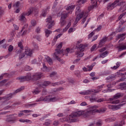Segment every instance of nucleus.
I'll return each mask as SVG.
<instances>
[{"label": "nucleus", "instance_id": "obj_5", "mask_svg": "<svg viewBox=\"0 0 126 126\" xmlns=\"http://www.w3.org/2000/svg\"><path fill=\"white\" fill-rule=\"evenodd\" d=\"M124 3L123 1H122V0H116L112 4H109L107 6V10H110L111 9H114L115 7L117 6H121Z\"/></svg>", "mask_w": 126, "mask_h": 126}, {"label": "nucleus", "instance_id": "obj_16", "mask_svg": "<svg viewBox=\"0 0 126 126\" xmlns=\"http://www.w3.org/2000/svg\"><path fill=\"white\" fill-rule=\"evenodd\" d=\"M119 86H120V87L119 88V89L120 90H124L125 91H126V82H123V83H120Z\"/></svg>", "mask_w": 126, "mask_h": 126}, {"label": "nucleus", "instance_id": "obj_1", "mask_svg": "<svg viewBox=\"0 0 126 126\" xmlns=\"http://www.w3.org/2000/svg\"><path fill=\"white\" fill-rule=\"evenodd\" d=\"M24 88H25V87L24 86H22L21 88L16 90L13 93H10L6 95V100H5L3 101V104H5V103L7 105H8V104H9V103H10V101L7 102V101H9V100H10V99H11V98H12V96H13V95H15V94H16L19 92H21V91H22V90H24Z\"/></svg>", "mask_w": 126, "mask_h": 126}, {"label": "nucleus", "instance_id": "obj_40", "mask_svg": "<svg viewBox=\"0 0 126 126\" xmlns=\"http://www.w3.org/2000/svg\"><path fill=\"white\" fill-rule=\"evenodd\" d=\"M126 33H121L120 34H119L117 36V38L118 39H121V38H123V37H124V36H126Z\"/></svg>", "mask_w": 126, "mask_h": 126}, {"label": "nucleus", "instance_id": "obj_25", "mask_svg": "<svg viewBox=\"0 0 126 126\" xmlns=\"http://www.w3.org/2000/svg\"><path fill=\"white\" fill-rule=\"evenodd\" d=\"M84 16H85V17L83 19L82 22L81 23L82 24H84L85 21H86V18H87V16H88V12H86L85 14L84 15Z\"/></svg>", "mask_w": 126, "mask_h": 126}, {"label": "nucleus", "instance_id": "obj_45", "mask_svg": "<svg viewBox=\"0 0 126 126\" xmlns=\"http://www.w3.org/2000/svg\"><path fill=\"white\" fill-rule=\"evenodd\" d=\"M70 49L69 48H67L65 51V56L67 57L68 56V53H70Z\"/></svg>", "mask_w": 126, "mask_h": 126}, {"label": "nucleus", "instance_id": "obj_61", "mask_svg": "<svg viewBox=\"0 0 126 126\" xmlns=\"http://www.w3.org/2000/svg\"><path fill=\"white\" fill-rule=\"evenodd\" d=\"M40 31H41V29H40V28L39 27H37L35 30V32H36V33H40Z\"/></svg>", "mask_w": 126, "mask_h": 126}, {"label": "nucleus", "instance_id": "obj_51", "mask_svg": "<svg viewBox=\"0 0 126 126\" xmlns=\"http://www.w3.org/2000/svg\"><path fill=\"white\" fill-rule=\"evenodd\" d=\"M106 110L107 109L106 108H101L100 109H99L100 113H105V112H106Z\"/></svg>", "mask_w": 126, "mask_h": 126}, {"label": "nucleus", "instance_id": "obj_15", "mask_svg": "<svg viewBox=\"0 0 126 126\" xmlns=\"http://www.w3.org/2000/svg\"><path fill=\"white\" fill-rule=\"evenodd\" d=\"M107 41V37H103L99 42L98 48H102L105 42Z\"/></svg>", "mask_w": 126, "mask_h": 126}, {"label": "nucleus", "instance_id": "obj_62", "mask_svg": "<svg viewBox=\"0 0 126 126\" xmlns=\"http://www.w3.org/2000/svg\"><path fill=\"white\" fill-rule=\"evenodd\" d=\"M102 121H98L96 123V126H102Z\"/></svg>", "mask_w": 126, "mask_h": 126}, {"label": "nucleus", "instance_id": "obj_33", "mask_svg": "<svg viewBox=\"0 0 126 126\" xmlns=\"http://www.w3.org/2000/svg\"><path fill=\"white\" fill-rule=\"evenodd\" d=\"M71 25V23L69 22L68 25H67V26L63 29V32H66V31H67V30L69 28V27H70Z\"/></svg>", "mask_w": 126, "mask_h": 126}, {"label": "nucleus", "instance_id": "obj_52", "mask_svg": "<svg viewBox=\"0 0 126 126\" xmlns=\"http://www.w3.org/2000/svg\"><path fill=\"white\" fill-rule=\"evenodd\" d=\"M42 16H43L44 17H45V16H46V15H47V10H44L42 13Z\"/></svg>", "mask_w": 126, "mask_h": 126}, {"label": "nucleus", "instance_id": "obj_59", "mask_svg": "<svg viewBox=\"0 0 126 126\" xmlns=\"http://www.w3.org/2000/svg\"><path fill=\"white\" fill-rule=\"evenodd\" d=\"M121 97V94H118L115 95H114V97L116 98V99H118Z\"/></svg>", "mask_w": 126, "mask_h": 126}, {"label": "nucleus", "instance_id": "obj_13", "mask_svg": "<svg viewBox=\"0 0 126 126\" xmlns=\"http://www.w3.org/2000/svg\"><path fill=\"white\" fill-rule=\"evenodd\" d=\"M51 84L50 81H44L41 84H39L38 85L39 87H42V88H45V87H47V86H49Z\"/></svg>", "mask_w": 126, "mask_h": 126}, {"label": "nucleus", "instance_id": "obj_56", "mask_svg": "<svg viewBox=\"0 0 126 126\" xmlns=\"http://www.w3.org/2000/svg\"><path fill=\"white\" fill-rule=\"evenodd\" d=\"M119 103H120V100H119L118 99H116L112 102V104H118Z\"/></svg>", "mask_w": 126, "mask_h": 126}, {"label": "nucleus", "instance_id": "obj_23", "mask_svg": "<svg viewBox=\"0 0 126 126\" xmlns=\"http://www.w3.org/2000/svg\"><path fill=\"white\" fill-rule=\"evenodd\" d=\"M125 29H126V27H123L121 29L118 30L116 32H112V34H111V35L112 36V35H114V34H116V33H118V32H123V31H125Z\"/></svg>", "mask_w": 126, "mask_h": 126}, {"label": "nucleus", "instance_id": "obj_21", "mask_svg": "<svg viewBox=\"0 0 126 126\" xmlns=\"http://www.w3.org/2000/svg\"><path fill=\"white\" fill-rule=\"evenodd\" d=\"M117 49H119V52H121V51H123V50H126V45H122L117 46Z\"/></svg>", "mask_w": 126, "mask_h": 126}, {"label": "nucleus", "instance_id": "obj_47", "mask_svg": "<svg viewBox=\"0 0 126 126\" xmlns=\"http://www.w3.org/2000/svg\"><path fill=\"white\" fill-rule=\"evenodd\" d=\"M41 101H44V97H40L39 99L36 100V102H41Z\"/></svg>", "mask_w": 126, "mask_h": 126}, {"label": "nucleus", "instance_id": "obj_43", "mask_svg": "<svg viewBox=\"0 0 126 126\" xmlns=\"http://www.w3.org/2000/svg\"><path fill=\"white\" fill-rule=\"evenodd\" d=\"M31 25L32 26H33V27L36 25V21L35 20H32L31 21Z\"/></svg>", "mask_w": 126, "mask_h": 126}, {"label": "nucleus", "instance_id": "obj_64", "mask_svg": "<svg viewBox=\"0 0 126 126\" xmlns=\"http://www.w3.org/2000/svg\"><path fill=\"white\" fill-rule=\"evenodd\" d=\"M12 107V106L8 105L4 107L3 110H7L8 109H10V108H11Z\"/></svg>", "mask_w": 126, "mask_h": 126}, {"label": "nucleus", "instance_id": "obj_50", "mask_svg": "<svg viewBox=\"0 0 126 126\" xmlns=\"http://www.w3.org/2000/svg\"><path fill=\"white\" fill-rule=\"evenodd\" d=\"M50 98H49V96H46L44 98V101L46 102V101H48V102H50Z\"/></svg>", "mask_w": 126, "mask_h": 126}, {"label": "nucleus", "instance_id": "obj_35", "mask_svg": "<svg viewBox=\"0 0 126 126\" xmlns=\"http://www.w3.org/2000/svg\"><path fill=\"white\" fill-rule=\"evenodd\" d=\"M46 22H48V23H52V22L54 23V21H52V17L49 16L47 19Z\"/></svg>", "mask_w": 126, "mask_h": 126}, {"label": "nucleus", "instance_id": "obj_2", "mask_svg": "<svg viewBox=\"0 0 126 126\" xmlns=\"http://www.w3.org/2000/svg\"><path fill=\"white\" fill-rule=\"evenodd\" d=\"M68 14L69 13L68 12H66L65 11H63V12H60L58 14L57 16H59L60 15L61 16L60 19V23H61V27H63V26H64L65 25V19L67 16H68Z\"/></svg>", "mask_w": 126, "mask_h": 126}, {"label": "nucleus", "instance_id": "obj_28", "mask_svg": "<svg viewBox=\"0 0 126 126\" xmlns=\"http://www.w3.org/2000/svg\"><path fill=\"white\" fill-rule=\"evenodd\" d=\"M108 54H109V52L105 51V52L102 53L101 54H100L99 58H105L106 57V56L107 55H108Z\"/></svg>", "mask_w": 126, "mask_h": 126}, {"label": "nucleus", "instance_id": "obj_9", "mask_svg": "<svg viewBox=\"0 0 126 126\" xmlns=\"http://www.w3.org/2000/svg\"><path fill=\"white\" fill-rule=\"evenodd\" d=\"M63 47V42H61L57 47V49L55 50L56 52L54 53V57H57V55H60L63 54V50L61 49Z\"/></svg>", "mask_w": 126, "mask_h": 126}, {"label": "nucleus", "instance_id": "obj_53", "mask_svg": "<svg viewBox=\"0 0 126 126\" xmlns=\"http://www.w3.org/2000/svg\"><path fill=\"white\" fill-rule=\"evenodd\" d=\"M94 35V32H92L88 35L89 39H90V38H92L93 36Z\"/></svg>", "mask_w": 126, "mask_h": 126}, {"label": "nucleus", "instance_id": "obj_20", "mask_svg": "<svg viewBox=\"0 0 126 126\" xmlns=\"http://www.w3.org/2000/svg\"><path fill=\"white\" fill-rule=\"evenodd\" d=\"M59 55L60 54H56L57 57H55V55H53V58L55 59V60H57L61 63H63L64 62L63 60L61 59V58H59Z\"/></svg>", "mask_w": 126, "mask_h": 126}, {"label": "nucleus", "instance_id": "obj_24", "mask_svg": "<svg viewBox=\"0 0 126 126\" xmlns=\"http://www.w3.org/2000/svg\"><path fill=\"white\" fill-rule=\"evenodd\" d=\"M62 35H63L62 33L58 34L57 36L54 38V39L53 40V44H56L57 40H58V39H59V38L61 37V36H62Z\"/></svg>", "mask_w": 126, "mask_h": 126}, {"label": "nucleus", "instance_id": "obj_34", "mask_svg": "<svg viewBox=\"0 0 126 126\" xmlns=\"http://www.w3.org/2000/svg\"><path fill=\"white\" fill-rule=\"evenodd\" d=\"M65 82H64L63 81H60L59 83V82H56L54 84H52L53 86H56V85H59V84H63V83H64Z\"/></svg>", "mask_w": 126, "mask_h": 126}, {"label": "nucleus", "instance_id": "obj_10", "mask_svg": "<svg viewBox=\"0 0 126 126\" xmlns=\"http://www.w3.org/2000/svg\"><path fill=\"white\" fill-rule=\"evenodd\" d=\"M98 108V106H93L90 107V110L87 111L88 114H92L93 115L94 113H100V109H96Z\"/></svg>", "mask_w": 126, "mask_h": 126}, {"label": "nucleus", "instance_id": "obj_63", "mask_svg": "<svg viewBox=\"0 0 126 126\" xmlns=\"http://www.w3.org/2000/svg\"><path fill=\"white\" fill-rule=\"evenodd\" d=\"M53 126H59V121H54L53 123Z\"/></svg>", "mask_w": 126, "mask_h": 126}, {"label": "nucleus", "instance_id": "obj_22", "mask_svg": "<svg viewBox=\"0 0 126 126\" xmlns=\"http://www.w3.org/2000/svg\"><path fill=\"white\" fill-rule=\"evenodd\" d=\"M45 35L47 37H49V35L50 34H52V33H53V32L49 30L48 29H45Z\"/></svg>", "mask_w": 126, "mask_h": 126}, {"label": "nucleus", "instance_id": "obj_4", "mask_svg": "<svg viewBox=\"0 0 126 126\" xmlns=\"http://www.w3.org/2000/svg\"><path fill=\"white\" fill-rule=\"evenodd\" d=\"M85 14L84 12L82 11L81 10H80V8L77 9L76 12H75V15L76 16V20L75 21V23L76 24H77L78 23V21L80 20L83 17V16Z\"/></svg>", "mask_w": 126, "mask_h": 126}, {"label": "nucleus", "instance_id": "obj_17", "mask_svg": "<svg viewBox=\"0 0 126 126\" xmlns=\"http://www.w3.org/2000/svg\"><path fill=\"white\" fill-rule=\"evenodd\" d=\"M86 98H89L91 102H94V101L96 102L97 101V97H95V96L94 95H90V96L88 95L86 96Z\"/></svg>", "mask_w": 126, "mask_h": 126}, {"label": "nucleus", "instance_id": "obj_32", "mask_svg": "<svg viewBox=\"0 0 126 126\" xmlns=\"http://www.w3.org/2000/svg\"><path fill=\"white\" fill-rule=\"evenodd\" d=\"M92 90H89L85 91V95H90L92 94Z\"/></svg>", "mask_w": 126, "mask_h": 126}, {"label": "nucleus", "instance_id": "obj_48", "mask_svg": "<svg viewBox=\"0 0 126 126\" xmlns=\"http://www.w3.org/2000/svg\"><path fill=\"white\" fill-rule=\"evenodd\" d=\"M21 113H30L32 112V110H25L20 111Z\"/></svg>", "mask_w": 126, "mask_h": 126}, {"label": "nucleus", "instance_id": "obj_60", "mask_svg": "<svg viewBox=\"0 0 126 126\" xmlns=\"http://www.w3.org/2000/svg\"><path fill=\"white\" fill-rule=\"evenodd\" d=\"M106 47H103V48H102L100 50H99V52L100 53H103V52H104V51H106Z\"/></svg>", "mask_w": 126, "mask_h": 126}, {"label": "nucleus", "instance_id": "obj_26", "mask_svg": "<svg viewBox=\"0 0 126 126\" xmlns=\"http://www.w3.org/2000/svg\"><path fill=\"white\" fill-rule=\"evenodd\" d=\"M60 98L57 97H54L52 98H50L49 99V102H57V101H59Z\"/></svg>", "mask_w": 126, "mask_h": 126}, {"label": "nucleus", "instance_id": "obj_58", "mask_svg": "<svg viewBox=\"0 0 126 126\" xmlns=\"http://www.w3.org/2000/svg\"><path fill=\"white\" fill-rule=\"evenodd\" d=\"M50 122H51V120H48V121H46L45 122V123H44V125L49 126L50 124Z\"/></svg>", "mask_w": 126, "mask_h": 126}, {"label": "nucleus", "instance_id": "obj_7", "mask_svg": "<svg viewBox=\"0 0 126 126\" xmlns=\"http://www.w3.org/2000/svg\"><path fill=\"white\" fill-rule=\"evenodd\" d=\"M16 115L15 114H13L7 116L6 122H7V123H12V124H14L16 121Z\"/></svg>", "mask_w": 126, "mask_h": 126}, {"label": "nucleus", "instance_id": "obj_27", "mask_svg": "<svg viewBox=\"0 0 126 126\" xmlns=\"http://www.w3.org/2000/svg\"><path fill=\"white\" fill-rule=\"evenodd\" d=\"M46 62H47L48 63H49V64H53V60H52V58H51V57H47L46 58Z\"/></svg>", "mask_w": 126, "mask_h": 126}, {"label": "nucleus", "instance_id": "obj_6", "mask_svg": "<svg viewBox=\"0 0 126 126\" xmlns=\"http://www.w3.org/2000/svg\"><path fill=\"white\" fill-rule=\"evenodd\" d=\"M35 14V13L34 12V8L31 7L29 9V11L27 13H23L21 15L19 20L20 21H25V20H26V18H25V15L29 16L30 15V14Z\"/></svg>", "mask_w": 126, "mask_h": 126}, {"label": "nucleus", "instance_id": "obj_36", "mask_svg": "<svg viewBox=\"0 0 126 126\" xmlns=\"http://www.w3.org/2000/svg\"><path fill=\"white\" fill-rule=\"evenodd\" d=\"M105 121H107V122L110 123V122H114V121H116V118H108V119H106Z\"/></svg>", "mask_w": 126, "mask_h": 126}, {"label": "nucleus", "instance_id": "obj_30", "mask_svg": "<svg viewBox=\"0 0 126 126\" xmlns=\"http://www.w3.org/2000/svg\"><path fill=\"white\" fill-rule=\"evenodd\" d=\"M115 77H116V76L115 75H111L108 77L107 78V80H114L115 79Z\"/></svg>", "mask_w": 126, "mask_h": 126}, {"label": "nucleus", "instance_id": "obj_41", "mask_svg": "<svg viewBox=\"0 0 126 126\" xmlns=\"http://www.w3.org/2000/svg\"><path fill=\"white\" fill-rule=\"evenodd\" d=\"M6 81H7V80L6 79L1 81L0 82V86H2V85H3V84H4L5 82H6Z\"/></svg>", "mask_w": 126, "mask_h": 126}, {"label": "nucleus", "instance_id": "obj_38", "mask_svg": "<svg viewBox=\"0 0 126 126\" xmlns=\"http://www.w3.org/2000/svg\"><path fill=\"white\" fill-rule=\"evenodd\" d=\"M18 47L19 48H20L21 50H23V48L24 47H23V45L22 44V42H18Z\"/></svg>", "mask_w": 126, "mask_h": 126}, {"label": "nucleus", "instance_id": "obj_18", "mask_svg": "<svg viewBox=\"0 0 126 126\" xmlns=\"http://www.w3.org/2000/svg\"><path fill=\"white\" fill-rule=\"evenodd\" d=\"M24 53L25 55H27V56H31V55H32V50L30 49V48H27L25 49Z\"/></svg>", "mask_w": 126, "mask_h": 126}, {"label": "nucleus", "instance_id": "obj_57", "mask_svg": "<svg viewBox=\"0 0 126 126\" xmlns=\"http://www.w3.org/2000/svg\"><path fill=\"white\" fill-rule=\"evenodd\" d=\"M35 105H36V103L28 104V105H26V108H29L30 107H31L32 106H35Z\"/></svg>", "mask_w": 126, "mask_h": 126}, {"label": "nucleus", "instance_id": "obj_37", "mask_svg": "<svg viewBox=\"0 0 126 126\" xmlns=\"http://www.w3.org/2000/svg\"><path fill=\"white\" fill-rule=\"evenodd\" d=\"M96 6H97V5L95 4H93L92 6L89 7H88L89 11H90V10H91V9H93V8H94V7H96Z\"/></svg>", "mask_w": 126, "mask_h": 126}, {"label": "nucleus", "instance_id": "obj_12", "mask_svg": "<svg viewBox=\"0 0 126 126\" xmlns=\"http://www.w3.org/2000/svg\"><path fill=\"white\" fill-rule=\"evenodd\" d=\"M126 101H122L121 103L118 105H116L115 106L112 105V106H109V107L111 109H116V110H119V109H120L122 106H124V105H126Z\"/></svg>", "mask_w": 126, "mask_h": 126}, {"label": "nucleus", "instance_id": "obj_8", "mask_svg": "<svg viewBox=\"0 0 126 126\" xmlns=\"http://www.w3.org/2000/svg\"><path fill=\"white\" fill-rule=\"evenodd\" d=\"M80 43L79 41H78L76 46V50H77V55H78L81 52H83L84 49H85V45L83 44L79 45Z\"/></svg>", "mask_w": 126, "mask_h": 126}, {"label": "nucleus", "instance_id": "obj_54", "mask_svg": "<svg viewBox=\"0 0 126 126\" xmlns=\"http://www.w3.org/2000/svg\"><path fill=\"white\" fill-rule=\"evenodd\" d=\"M103 101H104L103 98H100V99H98V98L96 97V102H97L98 103H100V102H103Z\"/></svg>", "mask_w": 126, "mask_h": 126}, {"label": "nucleus", "instance_id": "obj_46", "mask_svg": "<svg viewBox=\"0 0 126 126\" xmlns=\"http://www.w3.org/2000/svg\"><path fill=\"white\" fill-rule=\"evenodd\" d=\"M96 47H97V44H94V46H93L91 48V52H93L94 50L96 49Z\"/></svg>", "mask_w": 126, "mask_h": 126}, {"label": "nucleus", "instance_id": "obj_55", "mask_svg": "<svg viewBox=\"0 0 126 126\" xmlns=\"http://www.w3.org/2000/svg\"><path fill=\"white\" fill-rule=\"evenodd\" d=\"M35 38L37 40V41H39V42L41 41V37L40 36L35 35Z\"/></svg>", "mask_w": 126, "mask_h": 126}, {"label": "nucleus", "instance_id": "obj_11", "mask_svg": "<svg viewBox=\"0 0 126 126\" xmlns=\"http://www.w3.org/2000/svg\"><path fill=\"white\" fill-rule=\"evenodd\" d=\"M31 78H32L31 75H27L26 76H21L17 78V79L18 80H20V82H22L23 81H29V80H31Z\"/></svg>", "mask_w": 126, "mask_h": 126}, {"label": "nucleus", "instance_id": "obj_19", "mask_svg": "<svg viewBox=\"0 0 126 126\" xmlns=\"http://www.w3.org/2000/svg\"><path fill=\"white\" fill-rule=\"evenodd\" d=\"M42 77V75L39 73H36L33 75V79L35 80H38V79H40Z\"/></svg>", "mask_w": 126, "mask_h": 126}, {"label": "nucleus", "instance_id": "obj_39", "mask_svg": "<svg viewBox=\"0 0 126 126\" xmlns=\"http://www.w3.org/2000/svg\"><path fill=\"white\" fill-rule=\"evenodd\" d=\"M25 57V53H21V54L19 55V60H21V59H23Z\"/></svg>", "mask_w": 126, "mask_h": 126}, {"label": "nucleus", "instance_id": "obj_29", "mask_svg": "<svg viewBox=\"0 0 126 126\" xmlns=\"http://www.w3.org/2000/svg\"><path fill=\"white\" fill-rule=\"evenodd\" d=\"M86 1H87V0H79L77 2V5H78L79 4H81V3H82L83 4L84 3H85V2H86Z\"/></svg>", "mask_w": 126, "mask_h": 126}, {"label": "nucleus", "instance_id": "obj_3", "mask_svg": "<svg viewBox=\"0 0 126 126\" xmlns=\"http://www.w3.org/2000/svg\"><path fill=\"white\" fill-rule=\"evenodd\" d=\"M83 114H84V112H83V111H78L72 113L70 115L71 122H72V123H75V122H77V118H78V117H80V116H82Z\"/></svg>", "mask_w": 126, "mask_h": 126}, {"label": "nucleus", "instance_id": "obj_31", "mask_svg": "<svg viewBox=\"0 0 126 126\" xmlns=\"http://www.w3.org/2000/svg\"><path fill=\"white\" fill-rule=\"evenodd\" d=\"M54 26V22H52L50 24H47L46 25V27H47L48 29H51L52 27Z\"/></svg>", "mask_w": 126, "mask_h": 126}, {"label": "nucleus", "instance_id": "obj_14", "mask_svg": "<svg viewBox=\"0 0 126 126\" xmlns=\"http://www.w3.org/2000/svg\"><path fill=\"white\" fill-rule=\"evenodd\" d=\"M74 8H75V5H71L68 6L66 8V10H70V11L68 12L69 14H71L73 10H74Z\"/></svg>", "mask_w": 126, "mask_h": 126}, {"label": "nucleus", "instance_id": "obj_42", "mask_svg": "<svg viewBox=\"0 0 126 126\" xmlns=\"http://www.w3.org/2000/svg\"><path fill=\"white\" fill-rule=\"evenodd\" d=\"M19 122H20L21 123H29V122H30V120H19Z\"/></svg>", "mask_w": 126, "mask_h": 126}, {"label": "nucleus", "instance_id": "obj_49", "mask_svg": "<svg viewBox=\"0 0 126 126\" xmlns=\"http://www.w3.org/2000/svg\"><path fill=\"white\" fill-rule=\"evenodd\" d=\"M55 75H57V73L56 72H53L50 74V77H54Z\"/></svg>", "mask_w": 126, "mask_h": 126}, {"label": "nucleus", "instance_id": "obj_44", "mask_svg": "<svg viewBox=\"0 0 126 126\" xmlns=\"http://www.w3.org/2000/svg\"><path fill=\"white\" fill-rule=\"evenodd\" d=\"M8 51L11 52L13 51V46L10 45L8 47Z\"/></svg>", "mask_w": 126, "mask_h": 126}]
</instances>
